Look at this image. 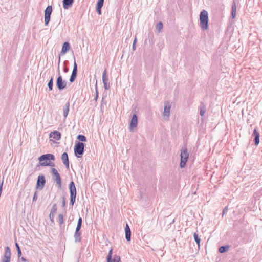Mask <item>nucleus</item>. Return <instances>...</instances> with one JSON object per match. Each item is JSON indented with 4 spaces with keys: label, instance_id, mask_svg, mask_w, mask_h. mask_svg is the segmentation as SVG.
<instances>
[{
    "label": "nucleus",
    "instance_id": "aec40b11",
    "mask_svg": "<svg viewBox=\"0 0 262 262\" xmlns=\"http://www.w3.org/2000/svg\"><path fill=\"white\" fill-rule=\"evenodd\" d=\"M70 50V44L68 42L63 43L61 51V54L64 55Z\"/></svg>",
    "mask_w": 262,
    "mask_h": 262
},
{
    "label": "nucleus",
    "instance_id": "b1692460",
    "mask_svg": "<svg viewBox=\"0 0 262 262\" xmlns=\"http://www.w3.org/2000/svg\"><path fill=\"white\" fill-rule=\"evenodd\" d=\"M70 103L67 102L63 108V116L66 118L69 112Z\"/></svg>",
    "mask_w": 262,
    "mask_h": 262
},
{
    "label": "nucleus",
    "instance_id": "4468645a",
    "mask_svg": "<svg viewBox=\"0 0 262 262\" xmlns=\"http://www.w3.org/2000/svg\"><path fill=\"white\" fill-rule=\"evenodd\" d=\"M181 159L188 160L189 158V153L188 152L186 147H182L181 150Z\"/></svg>",
    "mask_w": 262,
    "mask_h": 262
},
{
    "label": "nucleus",
    "instance_id": "72a5a7b5",
    "mask_svg": "<svg viewBox=\"0 0 262 262\" xmlns=\"http://www.w3.org/2000/svg\"><path fill=\"white\" fill-rule=\"evenodd\" d=\"M72 73L77 74V66L75 58H74V67Z\"/></svg>",
    "mask_w": 262,
    "mask_h": 262
},
{
    "label": "nucleus",
    "instance_id": "423d86ee",
    "mask_svg": "<svg viewBox=\"0 0 262 262\" xmlns=\"http://www.w3.org/2000/svg\"><path fill=\"white\" fill-rule=\"evenodd\" d=\"M50 171L52 174L55 177V181L56 182L57 185L59 188H61L62 183L61 179L58 171L54 168H51Z\"/></svg>",
    "mask_w": 262,
    "mask_h": 262
},
{
    "label": "nucleus",
    "instance_id": "f257e3e1",
    "mask_svg": "<svg viewBox=\"0 0 262 262\" xmlns=\"http://www.w3.org/2000/svg\"><path fill=\"white\" fill-rule=\"evenodd\" d=\"M55 158L54 155L51 154H47L41 155L38 158L39 161V165L41 166H50L54 167L55 163L48 160H55Z\"/></svg>",
    "mask_w": 262,
    "mask_h": 262
},
{
    "label": "nucleus",
    "instance_id": "1a4fd4ad",
    "mask_svg": "<svg viewBox=\"0 0 262 262\" xmlns=\"http://www.w3.org/2000/svg\"><path fill=\"white\" fill-rule=\"evenodd\" d=\"M52 12V6H48L45 11V23L47 26L50 20V16Z\"/></svg>",
    "mask_w": 262,
    "mask_h": 262
},
{
    "label": "nucleus",
    "instance_id": "f8f14e48",
    "mask_svg": "<svg viewBox=\"0 0 262 262\" xmlns=\"http://www.w3.org/2000/svg\"><path fill=\"white\" fill-rule=\"evenodd\" d=\"M113 249H111L107 256V262H120V257L117 255H115L112 259Z\"/></svg>",
    "mask_w": 262,
    "mask_h": 262
},
{
    "label": "nucleus",
    "instance_id": "c03bdc74",
    "mask_svg": "<svg viewBox=\"0 0 262 262\" xmlns=\"http://www.w3.org/2000/svg\"><path fill=\"white\" fill-rule=\"evenodd\" d=\"M60 63V56L59 55V57H58V73H60V70H59Z\"/></svg>",
    "mask_w": 262,
    "mask_h": 262
},
{
    "label": "nucleus",
    "instance_id": "2f4dec72",
    "mask_svg": "<svg viewBox=\"0 0 262 262\" xmlns=\"http://www.w3.org/2000/svg\"><path fill=\"white\" fill-rule=\"evenodd\" d=\"M163 24L162 22L160 21L159 22L157 25H156V30L159 32H160L161 31V30H162V29L163 28Z\"/></svg>",
    "mask_w": 262,
    "mask_h": 262
},
{
    "label": "nucleus",
    "instance_id": "9b49d317",
    "mask_svg": "<svg viewBox=\"0 0 262 262\" xmlns=\"http://www.w3.org/2000/svg\"><path fill=\"white\" fill-rule=\"evenodd\" d=\"M46 184L45 177L43 175H39L37 178L36 188V189H42Z\"/></svg>",
    "mask_w": 262,
    "mask_h": 262
},
{
    "label": "nucleus",
    "instance_id": "c85d7f7f",
    "mask_svg": "<svg viewBox=\"0 0 262 262\" xmlns=\"http://www.w3.org/2000/svg\"><path fill=\"white\" fill-rule=\"evenodd\" d=\"M48 86L49 91H52L53 90V78L52 77H51V79H50L49 81L48 82Z\"/></svg>",
    "mask_w": 262,
    "mask_h": 262
},
{
    "label": "nucleus",
    "instance_id": "0eeeda50",
    "mask_svg": "<svg viewBox=\"0 0 262 262\" xmlns=\"http://www.w3.org/2000/svg\"><path fill=\"white\" fill-rule=\"evenodd\" d=\"M11 256V250L9 246H7L5 248V252L2 257L1 262H10Z\"/></svg>",
    "mask_w": 262,
    "mask_h": 262
},
{
    "label": "nucleus",
    "instance_id": "dca6fc26",
    "mask_svg": "<svg viewBox=\"0 0 262 262\" xmlns=\"http://www.w3.org/2000/svg\"><path fill=\"white\" fill-rule=\"evenodd\" d=\"M61 160L63 163L66 166L67 169L69 168V161L68 155L67 152H63L61 155Z\"/></svg>",
    "mask_w": 262,
    "mask_h": 262
},
{
    "label": "nucleus",
    "instance_id": "4c0bfd02",
    "mask_svg": "<svg viewBox=\"0 0 262 262\" xmlns=\"http://www.w3.org/2000/svg\"><path fill=\"white\" fill-rule=\"evenodd\" d=\"M104 1V0H98L96 6L102 7L103 6Z\"/></svg>",
    "mask_w": 262,
    "mask_h": 262
},
{
    "label": "nucleus",
    "instance_id": "e433bc0d",
    "mask_svg": "<svg viewBox=\"0 0 262 262\" xmlns=\"http://www.w3.org/2000/svg\"><path fill=\"white\" fill-rule=\"evenodd\" d=\"M187 160H182L181 159L180 163V166L181 168H184L185 165L186 163L187 162Z\"/></svg>",
    "mask_w": 262,
    "mask_h": 262
},
{
    "label": "nucleus",
    "instance_id": "39448f33",
    "mask_svg": "<svg viewBox=\"0 0 262 262\" xmlns=\"http://www.w3.org/2000/svg\"><path fill=\"white\" fill-rule=\"evenodd\" d=\"M56 85L59 91H61L67 87V82L62 80L60 73H58V76L56 80Z\"/></svg>",
    "mask_w": 262,
    "mask_h": 262
},
{
    "label": "nucleus",
    "instance_id": "79ce46f5",
    "mask_svg": "<svg viewBox=\"0 0 262 262\" xmlns=\"http://www.w3.org/2000/svg\"><path fill=\"white\" fill-rule=\"evenodd\" d=\"M37 192L36 191L34 194V195H33V202H35L37 200Z\"/></svg>",
    "mask_w": 262,
    "mask_h": 262
},
{
    "label": "nucleus",
    "instance_id": "7c9ffc66",
    "mask_svg": "<svg viewBox=\"0 0 262 262\" xmlns=\"http://www.w3.org/2000/svg\"><path fill=\"white\" fill-rule=\"evenodd\" d=\"M15 246L17 251V255L18 257H20L21 255V251L20 250V248L17 243H15Z\"/></svg>",
    "mask_w": 262,
    "mask_h": 262
},
{
    "label": "nucleus",
    "instance_id": "ea45409f",
    "mask_svg": "<svg viewBox=\"0 0 262 262\" xmlns=\"http://www.w3.org/2000/svg\"><path fill=\"white\" fill-rule=\"evenodd\" d=\"M137 38L136 37H135L134 38V41H133V46H132V49L133 51H135L136 50V43L137 42Z\"/></svg>",
    "mask_w": 262,
    "mask_h": 262
},
{
    "label": "nucleus",
    "instance_id": "f704fd0d",
    "mask_svg": "<svg viewBox=\"0 0 262 262\" xmlns=\"http://www.w3.org/2000/svg\"><path fill=\"white\" fill-rule=\"evenodd\" d=\"M125 238L127 241H130L131 239V231L125 232Z\"/></svg>",
    "mask_w": 262,
    "mask_h": 262
},
{
    "label": "nucleus",
    "instance_id": "412c9836",
    "mask_svg": "<svg viewBox=\"0 0 262 262\" xmlns=\"http://www.w3.org/2000/svg\"><path fill=\"white\" fill-rule=\"evenodd\" d=\"M75 242H80L81 241V233L80 231H76L74 234Z\"/></svg>",
    "mask_w": 262,
    "mask_h": 262
},
{
    "label": "nucleus",
    "instance_id": "6ab92c4d",
    "mask_svg": "<svg viewBox=\"0 0 262 262\" xmlns=\"http://www.w3.org/2000/svg\"><path fill=\"white\" fill-rule=\"evenodd\" d=\"M50 138L55 140H59L61 138V134L58 131H54L50 134Z\"/></svg>",
    "mask_w": 262,
    "mask_h": 262
},
{
    "label": "nucleus",
    "instance_id": "09e8293b",
    "mask_svg": "<svg viewBox=\"0 0 262 262\" xmlns=\"http://www.w3.org/2000/svg\"><path fill=\"white\" fill-rule=\"evenodd\" d=\"M21 260L23 261H25L26 260V259L23 257L21 258Z\"/></svg>",
    "mask_w": 262,
    "mask_h": 262
},
{
    "label": "nucleus",
    "instance_id": "473e14b6",
    "mask_svg": "<svg viewBox=\"0 0 262 262\" xmlns=\"http://www.w3.org/2000/svg\"><path fill=\"white\" fill-rule=\"evenodd\" d=\"M58 223H59L60 226H61L63 224L64 220H63V216L62 214H59L58 215Z\"/></svg>",
    "mask_w": 262,
    "mask_h": 262
},
{
    "label": "nucleus",
    "instance_id": "393cba45",
    "mask_svg": "<svg viewBox=\"0 0 262 262\" xmlns=\"http://www.w3.org/2000/svg\"><path fill=\"white\" fill-rule=\"evenodd\" d=\"M200 108V114L201 116H203L206 112V106L203 103H201Z\"/></svg>",
    "mask_w": 262,
    "mask_h": 262
},
{
    "label": "nucleus",
    "instance_id": "2eb2a0df",
    "mask_svg": "<svg viewBox=\"0 0 262 262\" xmlns=\"http://www.w3.org/2000/svg\"><path fill=\"white\" fill-rule=\"evenodd\" d=\"M57 205L56 204H54L52 206V208L49 214V218L52 223L54 222V215L57 212Z\"/></svg>",
    "mask_w": 262,
    "mask_h": 262
},
{
    "label": "nucleus",
    "instance_id": "f03ea898",
    "mask_svg": "<svg viewBox=\"0 0 262 262\" xmlns=\"http://www.w3.org/2000/svg\"><path fill=\"white\" fill-rule=\"evenodd\" d=\"M200 27L203 30H207L208 28V13L205 10H203L200 14Z\"/></svg>",
    "mask_w": 262,
    "mask_h": 262
},
{
    "label": "nucleus",
    "instance_id": "a878e982",
    "mask_svg": "<svg viewBox=\"0 0 262 262\" xmlns=\"http://www.w3.org/2000/svg\"><path fill=\"white\" fill-rule=\"evenodd\" d=\"M82 222V218L81 217H79V218L78 219V220L77 227L76 228V230H75L76 231H80V230L81 228Z\"/></svg>",
    "mask_w": 262,
    "mask_h": 262
},
{
    "label": "nucleus",
    "instance_id": "de8ad7c7",
    "mask_svg": "<svg viewBox=\"0 0 262 262\" xmlns=\"http://www.w3.org/2000/svg\"><path fill=\"white\" fill-rule=\"evenodd\" d=\"M62 198H63V200H62V206L63 207L65 205L66 202H65L64 198L63 197Z\"/></svg>",
    "mask_w": 262,
    "mask_h": 262
},
{
    "label": "nucleus",
    "instance_id": "ddd939ff",
    "mask_svg": "<svg viewBox=\"0 0 262 262\" xmlns=\"http://www.w3.org/2000/svg\"><path fill=\"white\" fill-rule=\"evenodd\" d=\"M138 124V118L136 114H134L131 119V121L129 124V130L130 131L133 130L134 128L137 127Z\"/></svg>",
    "mask_w": 262,
    "mask_h": 262
},
{
    "label": "nucleus",
    "instance_id": "9d476101",
    "mask_svg": "<svg viewBox=\"0 0 262 262\" xmlns=\"http://www.w3.org/2000/svg\"><path fill=\"white\" fill-rule=\"evenodd\" d=\"M171 105L168 102L164 103V111L163 112V117L165 120H168L170 116V110Z\"/></svg>",
    "mask_w": 262,
    "mask_h": 262
},
{
    "label": "nucleus",
    "instance_id": "6e6552de",
    "mask_svg": "<svg viewBox=\"0 0 262 262\" xmlns=\"http://www.w3.org/2000/svg\"><path fill=\"white\" fill-rule=\"evenodd\" d=\"M102 82L104 84V88L105 90H108L110 88V84L108 80V77L107 74V70L106 69L102 73Z\"/></svg>",
    "mask_w": 262,
    "mask_h": 262
},
{
    "label": "nucleus",
    "instance_id": "c756f323",
    "mask_svg": "<svg viewBox=\"0 0 262 262\" xmlns=\"http://www.w3.org/2000/svg\"><path fill=\"white\" fill-rule=\"evenodd\" d=\"M77 139L81 142H85L86 141V137L83 135H78Z\"/></svg>",
    "mask_w": 262,
    "mask_h": 262
},
{
    "label": "nucleus",
    "instance_id": "cd10ccee",
    "mask_svg": "<svg viewBox=\"0 0 262 262\" xmlns=\"http://www.w3.org/2000/svg\"><path fill=\"white\" fill-rule=\"evenodd\" d=\"M229 248V246L227 245L222 246L219 248V251L221 253H224L228 250Z\"/></svg>",
    "mask_w": 262,
    "mask_h": 262
},
{
    "label": "nucleus",
    "instance_id": "37998d69",
    "mask_svg": "<svg viewBox=\"0 0 262 262\" xmlns=\"http://www.w3.org/2000/svg\"><path fill=\"white\" fill-rule=\"evenodd\" d=\"M95 88H96V98H95V99L96 100L97 98H98V90H97V83H96V85H95Z\"/></svg>",
    "mask_w": 262,
    "mask_h": 262
},
{
    "label": "nucleus",
    "instance_id": "20e7f679",
    "mask_svg": "<svg viewBox=\"0 0 262 262\" xmlns=\"http://www.w3.org/2000/svg\"><path fill=\"white\" fill-rule=\"evenodd\" d=\"M69 189L70 192V204L73 205L75 202L76 196V189L74 183L72 181L69 184Z\"/></svg>",
    "mask_w": 262,
    "mask_h": 262
},
{
    "label": "nucleus",
    "instance_id": "4be33fe9",
    "mask_svg": "<svg viewBox=\"0 0 262 262\" xmlns=\"http://www.w3.org/2000/svg\"><path fill=\"white\" fill-rule=\"evenodd\" d=\"M236 7L235 1L233 2L231 7V17L234 19L236 16Z\"/></svg>",
    "mask_w": 262,
    "mask_h": 262
},
{
    "label": "nucleus",
    "instance_id": "5701e85b",
    "mask_svg": "<svg viewBox=\"0 0 262 262\" xmlns=\"http://www.w3.org/2000/svg\"><path fill=\"white\" fill-rule=\"evenodd\" d=\"M236 7L235 1L233 2L231 7V17L234 19L236 16Z\"/></svg>",
    "mask_w": 262,
    "mask_h": 262
},
{
    "label": "nucleus",
    "instance_id": "a211bd4d",
    "mask_svg": "<svg viewBox=\"0 0 262 262\" xmlns=\"http://www.w3.org/2000/svg\"><path fill=\"white\" fill-rule=\"evenodd\" d=\"M74 0H63V7L64 9H68L71 8Z\"/></svg>",
    "mask_w": 262,
    "mask_h": 262
},
{
    "label": "nucleus",
    "instance_id": "a19ab883",
    "mask_svg": "<svg viewBox=\"0 0 262 262\" xmlns=\"http://www.w3.org/2000/svg\"><path fill=\"white\" fill-rule=\"evenodd\" d=\"M96 12L98 14H101V8L102 7L96 6Z\"/></svg>",
    "mask_w": 262,
    "mask_h": 262
},
{
    "label": "nucleus",
    "instance_id": "58836bf2",
    "mask_svg": "<svg viewBox=\"0 0 262 262\" xmlns=\"http://www.w3.org/2000/svg\"><path fill=\"white\" fill-rule=\"evenodd\" d=\"M68 62V61H64L63 64H64V68H63V72L64 73H68L69 72V68L67 67L66 64Z\"/></svg>",
    "mask_w": 262,
    "mask_h": 262
},
{
    "label": "nucleus",
    "instance_id": "7ed1b4c3",
    "mask_svg": "<svg viewBox=\"0 0 262 262\" xmlns=\"http://www.w3.org/2000/svg\"><path fill=\"white\" fill-rule=\"evenodd\" d=\"M84 144L82 142H77L75 143L74 151L75 155L77 158L82 157L84 151Z\"/></svg>",
    "mask_w": 262,
    "mask_h": 262
},
{
    "label": "nucleus",
    "instance_id": "bb28decb",
    "mask_svg": "<svg viewBox=\"0 0 262 262\" xmlns=\"http://www.w3.org/2000/svg\"><path fill=\"white\" fill-rule=\"evenodd\" d=\"M193 237H194V241L196 242V244H197V245L198 246V247L200 248V247L201 239L199 237L198 234L196 233H194L193 234Z\"/></svg>",
    "mask_w": 262,
    "mask_h": 262
},
{
    "label": "nucleus",
    "instance_id": "c9c22d12",
    "mask_svg": "<svg viewBox=\"0 0 262 262\" xmlns=\"http://www.w3.org/2000/svg\"><path fill=\"white\" fill-rule=\"evenodd\" d=\"M76 76H77L76 74L72 73L71 77L70 78V79H69L70 82L71 83L75 81V80L76 78Z\"/></svg>",
    "mask_w": 262,
    "mask_h": 262
},
{
    "label": "nucleus",
    "instance_id": "49530a36",
    "mask_svg": "<svg viewBox=\"0 0 262 262\" xmlns=\"http://www.w3.org/2000/svg\"><path fill=\"white\" fill-rule=\"evenodd\" d=\"M227 210H228L227 207H226L225 208H224V209L223 210V214L226 213V212L227 211Z\"/></svg>",
    "mask_w": 262,
    "mask_h": 262
},
{
    "label": "nucleus",
    "instance_id": "a18cd8bd",
    "mask_svg": "<svg viewBox=\"0 0 262 262\" xmlns=\"http://www.w3.org/2000/svg\"><path fill=\"white\" fill-rule=\"evenodd\" d=\"M125 231H130V229L129 228V227L127 224H126V226L125 228Z\"/></svg>",
    "mask_w": 262,
    "mask_h": 262
},
{
    "label": "nucleus",
    "instance_id": "f3484780",
    "mask_svg": "<svg viewBox=\"0 0 262 262\" xmlns=\"http://www.w3.org/2000/svg\"><path fill=\"white\" fill-rule=\"evenodd\" d=\"M257 127L254 129L253 136L254 137V142L255 145H257L259 143V133L257 131Z\"/></svg>",
    "mask_w": 262,
    "mask_h": 262
}]
</instances>
